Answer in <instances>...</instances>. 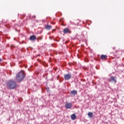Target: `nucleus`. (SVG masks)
Segmentation results:
<instances>
[{"instance_id": "obj_1", "label": "nucleus", "mask_w": 124, "mask_h": 124, "mask_svg": "<svg viewBox=\"0 0 124 124\" xmlns=\"http://www.w3.org/2000/svg\"><path fill=\"white\" fill-rule=\"evenodd\" d=\"M7 89L9 90H14L17 88V82L15 80L12 79L9 80L6 82Z\"/></svg>"}, {"instance_id": "obj_2", "label": "nucleus", "mask_w": 124, "mask_h": 124, "mask_svg": "<svg viewBox=\"0 0 124 124\" xmlns=\"http://www.w3.org/2000/svg\"><path fill=\"white\" fill-rule=\"evenodd\" d=\"M26 75L24 71H21L18 73L16 77V80L17 83H21L25 78Z\"/></svg>"}, {"instance_id": "obj_3", "label": "nucleus", "mask_w": 124, "mask_h": 124, "mask_svg": "<svg viewBox=\"0 0 124 124\" xmlns=\"http://www.w3.org/2000/svg\"><path fill=\"white\" fill-rule=\"evenodd\" d=\"M108 82H113V83H117V78L114 76H111L108 79Z\"/></svg>"}, {"instance_id": "obj_4", "label": "nucleus", "mask_w": 124, "mask_h": 124, "mask_svg": "<svg viewBox=\"0 0 124 124\" xmlns=\"http://www.w3.org/2000/svg\"><path fill=\"white\" fill-rule=\"evenodd\" d=\"M64 78L65 80H69L71 78V74L69 73L64 75Z\"/></svg>"}, {"instance_id": "obj_5", "label": "nucleus", "mask_w": 124, "mask_h": 124, "mask_svg": "<svg viewBox=\"0 0 124 124\" xmlns=\"http://www.w3.org/2000/svg\"><path fill=\"white\" fill-rule=\"evenodd\" d=\"M65 106L67 109H70L72 107V104L71 103H67L65 104Z\"/></svg>"}, {"instance_id": "obj_6", "label": "nucleus", "mask_w": 124, "mask_h": 124, "mask_svg": "<svg viewBox=\"0 0 124 124\" xmlns=\"http://www.w3.org/2000/svg\"><path fill=\"white\" fill-rule=\"evenodd\" d=\"M30 40L31 41H35V40H36V36L34 35L31 36L30 37Z\"/></svg>"}, {"instance_id": "obj_7", "label": "nucleus", "mask_w": 124, "mask_h": 124, "mask_svg": "<svg viewBox=\"0 0 124 124\" xmlns=\"http://www.w3.org/2000/svg\"><path fill=\"white\" fill-rule=\"evenodd\" d=\"M45 27L46 30H47L48 31H49L50 30H52V26L49 25L48 24L46 25Z\"/></svg>"}, {"instance_id": "obj_8", "label": "nucleus", "mask_w": 124, "mask_h": 124, "mask_svg": "<svg viewBox=\"0 0 124 124\" xmlns=\"http://www.w3.org/2000/svg\"><path fill=\"white\" fill-rule=\"evenodd\" d=\"M70 94H71V95H73V96H74L75 95H76V94H77V91L73 90L71 91Z\"/></svg>"}, {"instance_id": "obj_9", "label": "nucleus", "mask_w": 124, "mask_h": 124, "mask_svg": "<svg viewBox=\"0 0 124 124\" xmlns=\"http://www.w3.org/2000/svg\"><path fill=\"white\" fill-rule=\"evenodd\" d=\"M100 58L101 60H106L107 59V56L102 54L100 56Z\"/></svg>"}, {"instance_id": "obj_10", "label": "nucleus", "mask_w": 124, "mask_h": 124, "mask_svg": "<svg viewBox=\"0 0 124 124\" xmlns=\"http://www.w3.org/2000/svg\"><path fill=\"white\" fill-rule=\"evenodd\" d=\"M88 116L89 117V118H93V112H89L88 113Z\"/></svg>"}, {"instance_id": "obj_11", "label": "nucleus", "mask_w": 124, "mask_h": 124, "mask_svg": "<svg viewBox=\"0 0 124 124\" xmlns=\"http://www.w3.org/2000/svg\"><path fill=\"white\" fill-rule=\"evenodd\" d=\"M71 118L72 120H74L76 119V115L75 114H73L71 116Z\"/></svg>"}, {"instance_id": "obj_12", "label": "nucleus", "mask_w": 124, "mask_h": 124, "mask_svg": "<svg viewBox=\"0 0 124 124\" xmlns=\"http://www.w3.org/2000/svg\"><path fill=\"white\" fill-rule=\"evenodd\" d=\"M69 31V29L68 28L64 29L63 30L64 33H67Z\"/></svg>"}, {"instance_id": "obj_13", "label": "nucleus", "mask_w": 124, "mask_h": 124, "mask_svg": "<svg viewBox=\"0 0 124 124\" xmlns=\"http://www.w3.org/2000/svg\"><path fill=\"white\" fill-rule=\"evenodd\" d=\"M2 23H6V22H7V21H4V19H2Z\"/></svg>"}, {"instance_id": "obj_14", "label": "nucleus", "mask_w": 124, "mask_h": 124, "mask_svg": "<svg viewBox=\"0 0 124 124\" xmlns=\"http://www.w3.org/2000/svg\"><path fill=\"white\" fill-rule=\"evenodd\" d=\"M2 62V59L1 58H0V63Z\"/></svg>"}, {"instance_id": "obj_15", "label": "nucleus", "mask_w": 124, "mask_h": 124, "mask_svg": "<svg viewBox=\"0 0 124 124\" xmlns=\"http://www.w3.org/2000/svg\"><path fill=\"white\" fill-rule=\"evenodd\" d=\"M32 18H36V17L35 16H32Z\"/></svg>"}, {"instance_id": "obj_16", "label": "nucleus", "mask_w": 124, "mask_h": 124, "mask_svg": "<svg viewBox=\"0 0 124 124\" xmlns=\"http://www.w3.org/2000/svg\"><path fill=\"white\" fill-rule=\"evenodd\" d=\"M56 41H57V42H59L60 41V40H59V41L56 40Z\"/></svg>"}, {"instance_id": "obj_17", "label": "nucleus", "mask_w": 124, "mask_h": 124, "mask_svg": "<svg viewBox=\"0 0 124 124\" xmlns=\"http://www.w3.org/2000/svg\"><path fill=\"white\" fill-rule=\"evenodd\" d=\"M52 32H53V31H52Z\"/></svg>"}]
</instances>
